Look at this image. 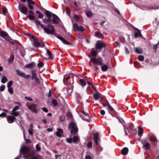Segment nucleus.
Listing matches in <instances>:
<instances>
[{
  "mask_svg": "<svg viewBox=\"0 0 159 159\" xmlns=\"http://www.w3.org/2000/svg\"><path fill=\"white\" fill-rule=\"evenodd\" d=\"M40 27L43 29L46 33L48 34H53L55 31L54 26L50 23H48L47 25L46 26L40 24Z\"/></svg>",
  "mask_w": 159,
  "mask_h": 159,
  "instance_id": "nucleus-1",
  "label": "nucleus"
},
{
  "mask_svg": "<svg viewBox=\"0 0 159 159\" xmlns=\"http://www.w3.org/2000/svg\"><path fill=\"white\" fill-rule=\"evenodd\" d=\"M69 127L70 129L71 134H75L78 131V128L77 125L74 122H71L69 125Z\"/></svg>",
  "mask_w": 159,
  "mask_h": 159,
  "instance_id": "nucleus-2",
  "label": "nucleus"
},
{
  "mask_svg": "<svg viewBox=\"0 0 159 159\" xmlns=\"http://www.w3.org/2000/svg\"><path fill=\"white\" fill-rule=\"evenodd\" d=\"M28 2V7L29 9L30 10H33L34 8L36 9V7H39V5L35 3V2L32 0H27Z\"/></svg>",
  "mask_w": 159,
  "mask_h": 159,
  "instance_id": "nucleus-3",
  "label": "nucleus"
},
{
  "mask_svg": "<svg viewBox=\"0 0 159 159\" xmlns=\"http://www.w3.org/2000/svg\"><path fill=\"white\" fill-rule=\"evenodd\" d=\"M31 38L33 39V45L35 47H39L40 46V39L37 37L32 36Z\"/></svg>",
  "mask_w": 159,
  "mask_h": 159,
  "instance_id": "nucleus-4",
  "label": "nucleus"
},
{
  "mask_svg": "<svg viewBox=\"0 0 159 159\" xmlns=\"http://www.w3.org/2000/svg\"><path fill=\"white\" fill-rule=\"evenodd\" d=\"M91 60L94 63H97L100 66H102L104 64L103 60L101 57H98L97 58H92Z\"/></svg>",
  "mask_w": 159,
  "mask_h": 159,
  "instance_id": "nucleus-5",
  "label": "nucleus"
},
{
  "mask_svg": "<svg viewBox=\"0 0 159 159\" xmlns=\"http://www.w3.org/2000/svg\"><path fill=\"white\" fill-rule=\"evenodd\" d=\"M106 44L101 41H98L96 43L95 48L97 49H101L102 48H105Z\"/></svg>",
  "mask_w": 159,
  "mask_h": 159,
  "instance_id": "nucleus-6",
  "label": "nucleus"
},
{
  "mask_svg": "<svg viewBox=\"0 0 159 159\" xmlns=\"http://www.w3.org/2000/svg\"><path fill=\"white\" fill-rule=\"evenodd\" d=\"M47 49L48 48H44L40 50V57L42 58L43 60H46L47 59L46 57Z\"/></svg>",
  "mask_w": 159,
  "mask_h": 159,
  "instance_id": "nucleus-7",
  "label": "nucleus"
},
{
  "mask_svg": "<svg viewBox=\"0 0 159 159\" xmlns=\"http://www.w3.org/2000/svg\"><path fill=\"white\" fill-rule=\"evenodd\" d=\"M52 22L53 24H58L60 23L61 20L54 13H52Z\"/></svg>",
  "mask_w": 159,
  "mask_h": 159,
  "instance_id": "nucleus-8",
  "label": "nucleus"
},
{
  "mask_svg": "<svg viewBox=\"0 0 159 159\" xmlns=\"http://www.w3.org/2000/svg\"><path fill=\"white\" fill-rule=\"evenodd\" d=\"M140 141L143 144V146L144 147L145 150H147L150 148V144L147 141L146 139H141Z\"/></svg>",
  "mask_w": 159,
  "mask_h": 159,
  "instance_id": "nucleus-9",
  "label": "nucleus"
},
{
  "mask_svg": "<svg viewBox=\"0 0 159 159\" xmlns=\"http://www.w3.org/2000/svg\"><path fill=\"white\" fill-rule=\"evenodd\" d=\"M134 125H133V124L131 123L129 125H124L123 127L124 128V131L125 133V134L126 135H128V134L127 133L126 131V129H127L128 131L129 130H132L133 129V127H134Z\"/></svg>",
  "mask_w": 159,
  "mask_h": 159,
  "instance_id": "nucleus-10",
  "label": "nucleus"
},
{
  "mask_svg": "<svg viewBox=\"0 0 159 159\" xmlns=\"http://www.w3.org/2000/svg\"><path fill=\"white\" fill-rule=\"evenodd\" d=\"M18 7L21 12L22 13L24 14H27L28 12V9L26 7L21 4H19Z\"/></svg>",
  "mask_w": 159,
  "mask_h": 159,
  "instance_id": "nucleus-11",
  "label": "nucleus"
},
{
  "mask_svg": "<svg viewBox=\"0 0 159 159\" xmlns=\"http://www.w3.org/2000/svg\"><path fill=\"white\" fill-rule=\"evenodd\" d=\"M0 35L1 37L6 40H9L10 39V38L8 35L5 32L3 31L0 32Z\"/></svg>",
  "mask_w": 159,
  "mask_h": 159,
  "instance_id": "nucleus-12",
  "label": "nucleus"
},
{
  "mask_svg": "<svg viewBox=\"0 0 159 159\" xmlns=\"http://www.w3.org/2000/svg\"><path fill=\"white\" fill-rule=\"evenodd\" d=\"M57 38L60 40L64 44L69 46H71L72 44L66 40L64 38L60 36H58L57 37Z\"/></svg>",
  "mask_w": 159,
  "mask_h": 159,
  "instance_id": "nucleus-13",
  "label": "nucleus"
},
{
  "mask_svg": "<svg viewBox=\"0 0 159 159\" xmlns=\"http://www.w3.org/2000/svg\"><path fill=\"white\" fill-rule=\"evenodd\" d=\"M98 136V133H96L93 134V139L96 145L98 144L99 141L100 140Z\"/></svg>",
  "mask_w": 159,
  "mask_h": 159,
  "instance_id": "nucleus-14",
  "label": "nucleus"
},
{
  "mask_svg": "<svg viewBox=\"0 0 159 159\" xmlns=\"http://www.w3.org/2000/svg\"><path fill=\"white\" fill-rule=\"evenodd\" d=\"M28 107L32 111L34 112H37V110L36 108L37 107V105L36 104H32L31 106H28Z\"/></svg>",
  "mask_w": 159,
  "mask_h": 159,
  "instance_id": "nucleus-15",
  "label": "nucleus"
},
{
  "mask_svg": "<svg viewBox=\"0 0 159 159\" xmlns=\"http://www.w3.org/2000/svg\"><path fill=\"white\" fill-rule=\"evenodd\" d=\"M57 131L56 133V135L58 137H61L63 136V131L62 129L58 128L57 129Z\"/></svg>",
  "mask_w": 159,
  "mask_h": 159,
  "instance_id": "nucleus-16",
  "label": "nucleus"
},
{
  "mask_svg": "<svg viewBox=\"0 0 159 159\" xmlns=\"http://www.w3.org/2000/svg\"><path fill=\"white\" fill-rule=\"evenodd\" d=\"M15 119V117L14 116H7V119L8 122L11 123L13 122Z\"/></svg>",
  "mask_w": 159,
  "mask_h": 159,
  "instance_id": "nucleus-17",
  "label": "nucleus"
},
{
  "mask_svg": "<svg viewBox=\"0 0 159 159\" xmlns=\"http://www.w3.org/2000/svg\"><path fill=\"white\" fill-rule=\"evenodd\" d=\"M135 30H136L137 31V32H134V36L135 38H137L138 37V36H139L140 37H142V35L140 32V30L137 28H135Z\"/></svg>",
  "mask_w": 159,
  "mask_h": 159,
  "instance_id": "nucleus-18",
  "label": "nucleus"
},
{
  "mask_svg": "<svg viewBox=\"0 0 159 159\" xmlns=\"http://www.w3.org/2000/svg\"><path fill=\"white\" fill-rule=\"evenodd\" d=\"M128 151V148L127 147H125L122 149L121 153L122 155H125L127 154Z\"/></svg>",
  "mask_w": 159,
  "mask_h": 159,
  "instance_id": "nucleus-19",
  "label": "nucleus"
},
{
  "mask_svg": "<svg viewBox=\"0 0 159 159\" xmlns=\"http://www.w3.org/2000/svg\"><path fill=\"white\" fill-rule=\"evenodd\" d=\"M86 80L84 79H80L79 80V84L83 86H84L86 85Z\"/></svg>",
  "mask_w": 159,
  "mask_h": 159,
  "instance_id": "nucleus-20",
  "label": "nucleus"
},
{
  "mask_svg": "<svg viewBox=\"0 0 159 159\" xmlns=\"http://www.w3.org/2000/svg\"><path fill=\"white\" fill-rule=\"evenodd\" d=\"M138 135L141 136L143 134V129L141 126H139L138 127Z\"/></svg>",
  "mask_w": 159,
  "mask_h": 159,
  "instance_id": "nucleus-21",
  "label": "nucleus"
},
{
  "mask_svg": "<svg viewBox=\"0 0 159 159\" xmlns=\"http://www.w3.org/2000/svg\"><path fill=\"white\" fill-rule=\"evenodd\" d=\"M36 66L34 63H31L25 65V67L27 68H32Z\"/></svg>",
  "mask_w": 159,
  "mask_h": 159,
  "instance_id": "nucleus-22",
  "label": "nucleus"
},
{
  "mask_svg": "<svg viewBox=\"0 0 159 159\" xmlns=\"http://www.w3.org/2000/svg\"><path fill=\"white\" fill-rule=\"evenodd\" d=\"M95 34L96 36L99 38L101 39H103L104 38V35L102 33L99 32H95Z\"/></svg>",
  "mask_w": 159,
  "mask_h": 159,
  "instance_id": "nucleus-23",
  "label": "nucleus"
},
{
  "mask_svg": "<svg viewBox=\"0 0 159 159\" xmlns=\"http://www.w3.org/2000/svg\"><path fill=\"white\" fill-rule=\"evenodd\" d=\"M72 141L74 143H78L79 141V137L77 136H74L72 138Z\"/></svg>",
  "mask_w": 159,
  "mask_h": 159,
  "instance_id": "nucleus-24",
  "label": "nucleus"
},
{
  "mask_svg": "<svg viewBox=\"0 0 159 159\" xmlns=\"http://www.w3.org/2000/svg\"><path fill=\"white\" fill-rule=\"evenodd\" d=\"M41 83L42 87L43 88H45L47 86V84L46 81H44L43 80L40 78V83Z\"/></svg>",
  "mask_w": 159,
  "mask_h": 159,
  "instance_id": "nucleus-25",
  "label": "nucleus"
},
{
  "mask_svg": "<svg viewBox=\"0 0 159 159\" xmlns=\"http://www.w3.org/2000/svg\"><path fill=\"white\" fill-rule=\"evenodd\" d=\"M135 52L138 54H141L143 53V51L142 48H135Z\"/></svg>",
  "mask_w": 159,
  "mask_h": 159,
  "instance_id": "nucleus-26",
  "label": "nucleus"
},
{
  "mask_svg": "<svg viewBox=\"0 0 159 159\" xmlns=\"http://www.w3.org/2000/svg\"><path fill=\"white\" fill-rule=\"evenodd\" d=\"M29 148L27 147H24L22 148H21L20 149V152H22L23 153H26L28 151Z\"/></svg>",
  "mask_w": 159,
  "mask_h": 159,
  "instance_id": "nucleus-27",
  "label": "nucleus"
},
{
  "mask_svg": "<svg viewBox=\"0 0 159 159\" xmlns=\"http://www.w3.org/2000/svg\"><path fill=\"white\" fill-rule=\"evenodd\" d=\"M16 71L17 72V74L20 76L24 77L25 75V74L24 73L20 70H17Z\"/></svg>",
  "mask_w": 159,
  "mask_h": 159,
  "instance_id": "nucleus-28",
  "label": "nucleus"
},
{
  "mask_svg": "<svg viewBox=\"0 0 159 159\" xmlns=\"http://www.w3.org/2000/svg\"><path fill=\"white\" fill-rule=\"evenodd\" d=\"M47 54L49 56V58L50 59L53 58V56L52 52L50 51L48 49H47Z\"/></svg>",
  "mask_w": 159,
  "mask_h": 159,
  "instance_id": "nucleus-29",
  "label": "nucleus"
},
{
  "mask_svg": "<svg viewBox=\"0 0 159 159\" xmlns=\"http://www.w3.org/2000/svg\"><path fill=\"white\" fill-rule=\"evenodd\" d=\"M43 21L44 23H47V22L48 23L52 21V19H51V17H48V18L47 19L45 18L43 19Z\"/></svg>",
  "mask_w": 159,
  "mask_h": 159,
  "instance_id": "nucleus-30",
  "label": "nucleus"
},
{
  "mask_svg": "<svg viewBox=\"0 0 159 159\" xmlns=\"http://www.w3.org/2000/svg\"><path fill=\"white\" fill-rule=\"evenodd\" d=\"M79 26L76 23H74L73 25V30L75 31H78V28Z\"/></svg>",
  "mask_w": 159,
  "mask_h": 159,
  "instance_id": "nucleus-31",
  "label": "nucleus"
},
{
  "mask_svg": "<svg viewBox=\"0 0 159 159\" xmlns=\"http://www.w3.org/2000/svg\"><path fill=\"white\" fill-rule=\"evenodd\" d=\"M108 66L106 65H104L101 66V69L103 71H106L108 69Z\"/></svg>",
  "mask_w": 159,
  "mask_h": 159,
  "instance_id": "nucleus-32",
  "label": "nucleus"
},
{
  "mask_svg": "<svg viewBox=\"0 0 159 159\" xmlns=\"http://www.w3.org/2000/svg\"><path fill=\"white\" fill-rule=\"evenodd\" d=\"M52 102L53 106L54 107L57 106L58 105V103L55 99H52Z\"/></svg>",
  "mask_w": 159,
  "mask_h": 159,
  "instance_id": "nucleus-33",
  "label": "nucleus"
},
{
  "mask_svg": "<svg viewBox=\"0 0 159 159\" xmlns=\"http://www.w3.org/2000/svg\"><path fill=\"white\" fill-rule=\"evenodd\" d=\"M128 132L129 133H131L132 134H134V135H136L137 134V130L136 129H134L132 130H129Z\"/></svg>",
  "mask_w": 159,
  "mask_h": 159,
  "instance_id": "nucleus-34",
  "label": "nucleus"
},
{
  "mask_svg": "<svg viewBox=\"0 0 159 159\" xmlns=\"http://www.w3.org/2000/svg\"><path fill=\"white\" fill-rule=\"evenodd\" d=\"M45 13L48 17H51L52 16V14H51L50 11H48L47 10L46 11Z\"/></svg>",
  "mask_w": 159,
  "mask_h": 159,
  "instance_id": "nucleus-35",
  "label": "nucleus"
},
{
  "mask_svg": "<svg viewBox=\"0 0 159 159\" xmlns=\"http://www.w3.org/2000/svg\"><path fill=\"white\" fill-rule=\"evenodd\" d=\"M11 114L12 115H13L15 116H18L20 115V112L18 111H15V112H12L11 113Z\"/></svg>",
  "mask_w": 159,
  "mask_h": 159,
  "instance_id": "nucleus-36",
  "label": "nucleus"
},
{
  "mask_svg": "<svg viewBox=\"0 0 159 159\" xmlns=\"http://www.w3.org/2000/svg\"><path fill=\"white\" fill-rule=\"evenodd\" d=\"M93 98L95 100H97L99 98V94L95 93L93 95Z\"/></svg>",
  "mask_w": 159,
  "mask_h": 159,
  "instance_id": "nucleus-37",
  "label": "nucleus"
},
{
  "mask_svg": "<svg viewBox=\"0 0 159 159\" xmlns=\"http://www.w3.org/2000/svg\"><path fill=\"white\" fill-rule=\"evenodd\" d=\"M27 16L30 20H33L35 18V17L33 15H30V14H28V15Z\"/></svg>",
  "mask_w": 159,
  "mask_h": 159,
  "instance_id": "nucleus-38",
  "label": "nucleus"
},
{
  "mask_svg": "<svg viewBox=\"0 0 159 159\" xmlns=\"http://www.w3.org/2000/svg\"><path fill=\"white\" fill-rule=\"evenodd\" d=\"M8 80L5 76H3L1 80V82L2 83H5Z\"/></svg>",
  "mask_w": 159,
  "mask_h": 159,
  "instance_id": "nucleus-39",
  "label": "nucleus"
},
{
  "mask_svg": "<svg viewBox=\"0 0 159 159\" xmlns=\"http://www.w3.org/2000/svg\"><path fill=\"white\" fill-rule=\"evenodd\" d=\"M35 152L34 151L30 153L29 154V156L30 157H32V159H38L36 157H33L34 155L35 154Z\"/></svg>",
  "mask_w": 159,
  "mask_h": 159,
  "instance_id": "nucleus-40",
  "label": "nucleus"
},
{
  "mask_svg": "<svg viewBox=\"0 0 159 159\" xmlns=\"http://www.w3.org/2000/svg\"><path fill=\"white\" fill-rule=\"evenodd\" d=\"M66 90L67 91V92L68 93L70 92V93L71 92V90H72V88H71V86L70 85V86H67L66 87Z\"/></svg>",
  "mask_w": 159,
  "mask_h": 159,
  "instance_id": "nucleus-41",
  "label": "nucleus"
},
{
  "mask_svg": "<svg viewBox=\"0 0 159 159\" xmlns=\"http://www.w3.org/2000/svg\"><path fill=\"white\" fill-rule=\"evenodd\" d=\"M138 59L140 61H143L144 60V57L142 55H139L138 57Z\"/></svg>",
  "mask_w": 159,
  "mask_h": 159,
  "instance_id": "nucleus-42",
  "label": "nucleus"
},
{
  "mask_svg": "<svg viewBox=\"0 0 159 159\" xmlns=\"http://www.w3.org/2000/svg\"><path fill=\"white\" fill-rule=\"evenodd\" d=\"M32 79H35L36 81L37 82V78L36 74L35 73L32 72Z\"/></svg>",
  "mask_w": 159,
  "mask_h": 159,
  "instance_id": "nucleus-43",
  "label": "nucleus"
},
{
  "mask_svg": "<svg viewBox=\"0 0 159 159\" xmlns=\"http://www.w3.org/2000/svg\"><path fill=\"white\" fill-rule=\"evenodd\" d=\"M92 55L93 57H95L97 55V52L94 50L92 51L91 52Z\"/></svg>",
  "mask_w": 159,
  "mask_h": 159,
  "instance_id": "nucleus-44",
  "label": "nucleus"
},
{
  "mask_svg": "<svg viewBox=\"0 0 159 159\" xmlns=\"http://www.w3.org/2000/svg\"><path fill=\"white\" fill-rule=\"evenodd\" d=\"M14 59V57L13 55L11 56L8 59V61L9 63L12 62Z\"/></svg>",
  "mask_w": 159,
  "mask_h": 159,
  "instance_id": "nucleus-45",
  "label": "nucleus"
},
{
  "mask_svg": "<svg viewBox=\"0 0 159 159\" xmlns=\"http://www.w3.org/2000/svg\"><path fill=\"white\" fill-rule=\"evenodd\" d=\"M92 116H90L89 117L88 116H86L85 117H83V119L89 122L90 121L89 120V119H90V118H92Z\"/></svg>",
  "mask_w": 159,
  "mask_h": 159,
  "instance_id": "nucleus-46",
  "label": "nucleus"
},
{
  "mask_svg": "<svg viewBox=\"0 0 159 159\" xmlns=\"http://www.w3.org/2000/svg\"><path fill=\"white\" fill-rule=\"evenodd\" d=\"M2 9V12L4 14H5L7 12V10L5 7H3Z\"/></svg>",
  "mask_w": 159,
  "mask_h": 159,
  "instance_id": "nucleus-47",
  "label": "nucleus"
},
{
  "mask_svg": "<svg viewBox=\"0 0 159 159\" xmlns=\"http://www.w3.org/2000/svg\"><path fill=\"white\" fill-rule=\"evenodd\" d=\"M85 30L84 28L82 26H79L78 31H84Z\"/></svg>",
  "mask_w": 159,
  "mask_h": 159,
  "instance_id": "nucleus-48",
  "label": "nucleus"
},
{
  "mask_svg": "<svg viewBox=\"0 0 159 159\" xmlns=\"http://www.w3.org/2000/svg\"><path fill=\"white\" fill-rule=\"evenodd\" d=\"M116 117L117 118V119L119 120V121L121 123L123 124V122H124V121L123 120V119H122L121 118L119 117L118 116H116Z\"/></svg>",
  "mask_w": 159,
  "mask_h": 159,
  "instance_id": "nucleus-49",
  "label": "nucleus"
},
{
  "mask_svg": "<svg viewBox=\"0 0 159 159\" xmlns=\"http://www.w3.org/2000/svg\"><path fill=\"white\" fill-rule=\"evenodd\" d=\"M66 11L67 14L68 15H69L70 13V8L68 7H66Z\"/></svg>",
  "mask_w": 159,
  "mask_h": 159,
  "instance_id": "nucleus-50",
  "label": "nucleus"
},
{
  "mask_svg": "<svg viewBox=\"0 0 159 159\" xmlns=\"http://www.w3.org/2000/svg\"><path fill=\"white\" fill-rule=\"evenodd\" d=\"M8 91L11 94H12L13 93V90L12 88L11 87H8Z\"/></svg>",
  "mask_w": 159,
  "mask_h": 159,
  "instance_id": "nucleus-51",
  "label": "nucleus"
},
{
  "mask_svg": "<svg viewBox=\"0 0 159 159\" xmlns=\"http://www.w3.org/2000/svg\"><path fill=\"white\" fill-rule=\"evenodd\" d=\"M108 108L111 111H113L114 113H116V111L113 109V108L110 105V104L108 105Z\"/></svg>",
  "mask_w": 159,
  "mask_h": 159,
  "instance_id": "nucleus-52",
  "label": "nucleus"
},
{
  "mask_svg": "<svg viewBox=\"0 0 159 159\" xmlns=\"http://www.w3.org/2000/svg\"><path fill=\"white\" fill-rule=\"evenodd\" d=\"M86 15L88 17H90L92 16L93 14L90 11H87L86 13Z\"/></svg>",
  "mask_w": 159,
  "mask_h": 159,
  "instance_id": "nucleus-53",
  "label": "nucleus"
},
{
  "mask_svg": "<svg viewBox=\"0 0 159 159\" xmlns=\"http://www.w3.org/2000/svg\"><path fill=\"white\" fill-rule=\"evenodd\" d=\"M40 47L41 48H45V43L41 40H40Z\"/></svg>",
  "mask_w": 159,
  "mask_h": 159,
  "instance_id": "nucleus-54",
  "label": "nucleus"
},
{
  "mask_svg": "<svg viewBox=\"0 0 159 159\" xmlns=\"http://www.w3.org/2000/svg\"><path fill=\"white\" fill-rule=\"evenodd\" d=\"M20 52L22 56L24 57L25 55V50L23 49L20 50Z\"/></svg>",
  "mask_w": 159,
  "mask_h": 159,
  "instance_id": "nucleus-55",
  "label": "nucleus"
},
{
  "mask_svg": "<svg viewBox=\"0 0 159 159\" xmlns=\"http://www.w3.org/2000/svg\"><path fill=\"white\" fill-rule=\"evenodd\" d=\"M12 84L13 82L12 81H10L7 84V87H11V86L12 85Z\"/></svg>",
  "mask_w": 159,
  "mask_h": 159,
  "instance_id": "nucleus-56",
  "label": "nucleus"
},
{
  "mask_svg": "<svg viewBox=\"0 0 159 159\" xmlns=\"http://www.w3.org/2000/svg\"><path fill=\"white\" fill-rule=\"evenodd\" d=\"M59 121H60L62 122L65 120V117L64 116H60L59 117Z\"/></svg>",
  "mask_w": 159,
  "mask_h": 159,
  "instance_id": "nucleus-57",
  "label": "nucleus"
},
{
  "mask_svg": "<svg viewBox=\"0 0 159 159\" xmlns=\"http://www.w3.org/2000/svg\"><path fill=\"white\" fill-rule=\"evenodd\" d=\"M19 107L18 106H16L15 107L13 110H12V112L16 111L17 110L19 109Z\"/></svg>",
  "mask_w": 159,
  "mask_h": 159,
  "instance_id": "nucleus-58",
  "label": "nucleus"
},
{
  "mask_svg": "<svg viewBox=\"0 0 159 159\" xmlns=\"http://www.w3.org/2000/svg\"><path fill=\"white\" fill-rule=\"evenodd\" d=\"M72 140V139L71 138H67L66 139V142L69 143H71Z\"/></svg>",
  "mask_w": 159,
  "mask_h": 159,
  "instance_id": "nucleus-59",
  "label": "nucleus"
},
{
  "mask_svg": "<svg viewBox=\"0 0 159 159\" xmlns=\"http://www.w3.org/2000/svg\"><path fill=\"white\" fill-rule=\"evenodd\" d=\"M5 88V86L4 85H2L0 87V90L1 91H3L4 90Z\"/></svg>",
  "mask_w": 159,
  "mask_h": 159,
  "instance_id": "nucleus-60",
  "label": "nucleus"
},
{
  "mask_svg": "<svg viewBox=\"0 0 159 159\" xmlns=\"http://www.w3.org/2000/svg\"><path fill=\"white\" fill-rule=\"evenodd\" d=\"M87 147L89 148L92 147V143L91 142H89L87 143Z\"/></svg>",
  "mask_w": 159,
  "mask_h": 159,
  "instance_id": "nucleus-61",
  "label": "nucleus"
},
{
  "mask_svg": "<svg viewBox=\"0 0 159 159\" xmlns=\"http://www.w3.org/2000/svg\"><path fill=\"white\" fill-rule=\"evenodd\" d=\"M74 18H75V19H76V21H77L79 20V16L75 14L74 16Z\"/></svg>",
  "mask_w": 159,
  "mask_h": 159,
  "instance_id": "nucleus-62",
  "label": "nucleus"
},
{
  "mask_svg": "<svg viewBox=\"0 0 159 159\" xmlns=\"http://www.w3.org/2000/svg\"><path fill=\"white\" fill-rule=\"evenodd\" d=\"M25 98L26 100H28L29 101H32V100H33V99L29 97H27V96L25 97Z\"/></svg>",
  "mask_w": 159,
  "mask_h": 159,
  "instance_id": "nucleus-63",
  "label": "nucleus"
},
{
  "mask_svg": "<svg viewBox=\"0 0 159 159\" xmlns=\"http://www.w3.org/2000/svg\"><path fill=\"white\" fill-rule=\"evenodd\" d=\"M105 98V97L104 96L102 95L100 93L99 94V98H100L102 99H104Z\"/></svg>",
  "mask_w": 159,
  "mask_h": 159,
  "instance_id": "nucleus-64",
  "label": "nucleus"
}]
</instances>
